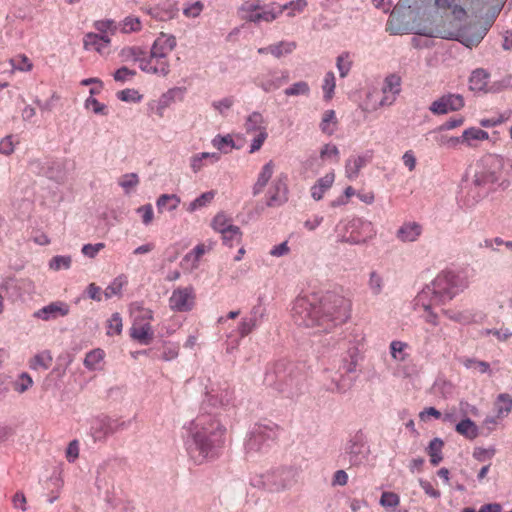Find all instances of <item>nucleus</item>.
<instances>
[{
	"label": "nucleus",
	"instance_id": "6ab92c4d",
	"mask_svg": "<svg viewBox=\"0 0 512 512\" xmlns=\"http://www.w3.org/2000/svg\"><path fill=\"white\" fill-rule=\"evenodd\" d=\"M487 31V28L472 26L468 30L462 31L457 40L466 47L473 48L479 45Z\"/></svg>",
	"mask_w": 512,
	"mask_h": 512
},
{
	"label": "nucleus",
	"instance_id": "a18cd8bd",
	"mask_svg": "<svg viewBox=\"0 0 512 512\" xmlns=\"http://www.w3.org/2000/svg\"><path fill=\"white\" fill-rule=\"evenodd\" d=\"M211 226L214 231L222 234L234 225L232 224L231 218H229L225 213L220 212L213 218Z\"/></svg>",
	"mask_w": 512,
	"mask_h": 512
},
{
	"label": "nucleus",
	"instance_id": "37998d69",
	"mask_svg": "<svg viewBox=\"0 0 512 512\" xmlns=\"http://www.w3.org/2000/svg\"><path fill=\"white\" fill-rule=\"evenodd\" d=\"M212 145L214 148L223 153H228L235 147L234 140L229 134L224 136L216 135L212 139Z\"/></svg>",
	"mask_w": 512,
	"mask_h": 512
},
{
	"label": "nucleus",
	"instance_id": "58836bf2",
	"mask_svg": "<svg viewBox=\"0 0 512 512\" xmlns=\"http://www.w3.org/2000/svg\"><path fill=\"white\" fill-rule=\"evenodd\" d=\"M296 42L281 41L276 44L269 45V53L279 58L285 54H290L296 49Z\"/></svg>",
	"mask_w": 512,
	"mask_h": 512
},
{
	"label": "nucleus",
	"instance_id": "e2e57ef3",
	"mask_svg": "<svg viewBox=\"0 0 512 512\" xmlns=\"http://www.w3.org/2000/svg\"><path fill=\"white\" fill-rule=\"evenodd\" d=\"M118 184L125 190L126 193H129L131 189L139 184L138 175L136 173L124 174L120 177Z\"/></svg>",
	"mask_w": 512,
	"mask_h": 512
},
{
	"label": "nucleus",
	"instance_id": "f704fd0d",
	"mask_svg": "<svg viewBox=\"0 0 512 512\" xmlns=\"http://www.w3.org/2000/svg\"><path fill=\"white\" fill-rule=\"evenodd\" d=\"M455 430L458 434L464 436L469 440H473L478 436V427L477 425L469 418L463 419L460 421Z\"/></svg>",
	"mask_w": 512,
	"mask_h": 512
},
{
	"label": "nucleus",
	"instance_id": "de8ad7c7",
	"mask_svg": "<svg viewBox=\"0 0 512 512\" xmlns=\"http://www.w3.org/2000/svg\"><path fill=\"white\" fill-rule=\"evenodd\" d=\"M288 81V74L278 76V75H272L271 79L262 80L260 83V86L263 90L266 92L273 91L277 88H279L283 83Z\"/></svg>",
	"mask_w": 512,
	"mask_h": 512
},
{
	"label": "nucleus",
	"instance_id": "20e7f679",
	"mask_svg": "<svg viewBox=\"0 0 512 512\" xmlns=\"http://www.w3.org/2000/svg\"><path fill=\"white\" fill-rule=\"evenodd\" d=\"M129 311L133 319L129 330L130 337L142 345L150 344L154 339V331L151 326L153 311L145 308L139 302L131 303Z\"/></svg>",
	"mask_w": 512,
	"mask_h": 512
},
{
	"label": "nucleus",
	"instance_id": "72a5a7b5",
	"mask_svg": "<svg viewBox=\"0 0 512 512\" xmlns=\"http://www.w3.org/2000/svg\"><path fill=\"white\" fill-rule=\"evenodd\" d=\"M337 117L334 110H326L323 115L320 122V129L321 131L331 136L337 129Z\"/></svg>",
	"mask_w": 512,
	"mask_h": 512
},
{
	"label": "nucleus",
	"instance_id": "39448f33",
	"mask_svg": "<svg viewBox=\"0 0 512 512\" xmlns=\"http://www.w3.org/2000/svg\"><path fill=\"white\" fill-rule=\"evenodd\" d=\"M321 307L317 297H299L295 300L292 308V318L298 326L318 328L323 331L321 325Z\"/></svg>",
	"mask_w": 512,
	"mask_h": 512
},
{
	"label": "nucleus",
	"instance_id": "e433bc0d",
	"mask_svg": "<svg viewBox=\"0 0 512 512\" xmlns=\"http://www.w3.org/2000/svg\"><path fill=\"white\" fill-rule=\"evenodd\" d=\"M180 201V198L175 194H162L156 201L157 209L159 212L176 210Z\"/></svg>",
	"mask_w": 512,
	"mask_h": 512
},
{
	"label": "nucleus",
	"instance_id": "412c9836",
	"mask_svg": "<svg viewBox=\"0 0 512 512\" xmlns=\"http://www.w3.org/2000/svg\"><path fill=\"white\" fill-rule=\"evenodd\" d=\"M176 93V88L168 90L162 94L158 100L151 101L148 104L149 110L156 114L159 118L164 117L165 110L170 107L172 103H174Z\"/></svg>",
	"mask_w": 512,
	"mask_h": 512
},
{
	"label": "nucleus",
	"instance_id": "6e6d98bb",
	"mask_svg": "<svg viewBox=\"0 0 512 512\" xmlns=\"http://www.w3.org/2000/svg\"><path fill=\"white\" fill-rule=\"evenodd\" d=\"M339 150L334 144H325L320 150V158L322 160H330L332 162H339Z\"/></svg>",
	"mask_w": 512,
	"mask_h": 512
},
{
	"label": "nucleus",
	"instance_id": "f8f14e48",
	"mask_svg": "<svg viewBox=\"0 0 512 512\" xmlns=\"http://www.w3.org/2000/svg\"><path fill=\"white\" fill-rule=\"evenodd\" d=\"M196 295L193 287H179L173 290L169 298L171 310L176 312H188L195 306Z\"/></svg>",
	"mask_w": 512,
	"mask_h": 512
},
{
	"label": "nucleus",
	"instance_id": "a19ab883",
	"mask_svg": "<svg viewBox=\"0 0 512 512\" xmlns=\"http://www.w3.org/2000/svg\"><path fill=\"white\" fill-rule=\"evenodd\" d=\"M221 237L225 245L233 247L241 243L242 232L238 226L234 225L230 229L223 232Z\"/></svg>",
	"mask_w": 512,
	"mask_h": 512
},
{
	"label": "nucleus",
	"instance_id": "13d9d810",
	"mask_svg": "<svg viewBox=\"0 0 512 512\" xmlns=\"http://www.w3.org/2000/svg\"><path fill=\"white\" fill-rule=\"evenodd\" d=\"M368 286L374 295H379L384 286L383 276L376 271H372L369 275Z\"/></svg>",
	"mask_w": 512,
	"mask_h": 512
},
{
	"label": "nucleus",
	"instance_id": "a211bd4d",
	"mask_svg": "<svg viewBox=\"0 0 512 512\" xmlns=\"http://www.w3.org/2000/svg\"><path fill=\"white\" fill-rule=\"evenodd\" d=\"M275 167L276 165L273 160H269L262 166L252 187V193L254 196L259 195L264 191L274 174Z\"/></svg>",
	"mask_w": 512,
	"mask_h": 512
},
{
	"label": "nucleus",
	"instance_id": "f3484780",
	"mask_svg": "<svg viewBox=\"0 0 512 512\" xmlns=\"http://www.w3.org/2000/svg\"><path fill=\"white\" fill-rule=\"evenodd\" d=\"M431 291L430 290H422L415 298L414 307L416 310H423L425 315H423L425 321L434 326L438 325V316L433 311H431V307L437 305L434 300L430 299Z\"/></svg>",
	"mask_w": 512,
	"mask_h": 512
},
{
	"label": "nucleus",
	"instance_id": "5701e85b",
	"mask_svg": "<svg viewBox=\"0 0 512 512\" xmlns=\"http://www.w3.org/2000/svg\"><path fill=\"white\" fill-rule=\"evenodd\" d=\"M346 453L349 455L350 464L354 466L362 464L367 458L366 447L361 439L351 440L346 448Z\"/></svg>",
	"mask_w": 512,
	"mask_h": 512
},
{
	"label": "nucleus",
	"instance_id": "c03bdc74",
	"mask_svg": "<svg viewBox=\"0 0 512 512\" xmlns=\"http://www.w3.org/2000/svg\"><path fill=\"white\" fill-rule=\"evenodd\" d=\"M215 195H216V192L214 190L202 193L199 197H197L195 200H193L189 204L187 210L189 212H194L200 208L207 206L208 204H210L212 202Z\"/></svg>",
	"mask_w": 512,
	"mask_h": 512
},
{
	"label": "nucleus",
	"instance_id": "0eeeda50",
	"mask_svg": "<svg viewBox=\"0 0 512 512\" xmlns=\"http://www.w3.org/2000/svg\"><path fill=\"white\" fill-rule=\"evenodd\" d=\"M127 57H132L139 63V68L146 73L166 76L170 71V64L167 57L157 55L151 51L150 56L146 57L144 52L137 47L124 50Z\"/></svg>",
	"mask_w": 512,
	"mask_h": 512
},
{
	"label": "nucleus",
	"instance_id": "69168bd1",
	"mask_svg": "<svg viewBox=\"0 0 512 512\" xmlns=\"http://www.w3.org/2000/svg\"><path fill=\"white\" fill-rule=\"evenodd\" d=\"M464 366L468 369H474L482 374L490 371V365L488 362L477 360V359H466Z\"/></svg>",
	"mask_w": 512,
	"mask_h": 512
},
{
	"label": "nucleus",
	"instance_id": "09e8293b",
	"mask_svg": "<svg viewBox=\"0 0 512 512\" xmlns=\"http://www.w3.org/2000/svg\"><path fill=\"white\" fill-rule=\"evenodd\" d=\"M336 66L338 68L340 77L344 78L350 72L352 67V60L349 52H343L337 57Z\"/></svg>",
	"mask_w": 512,
	"mask_h": 512
},
{
	"label": "nucleus",
	"instance_id": "052dcab7",
	"mask_svg": "<svg viewBox=\"0 0 512 512\" xmlns=\"http://www.w3.org/2000/svg\"><path fill=\"white\" fill-rule=\"evenodd\" d=\"M126 283L127 280L126 277L124 276H119L115 278L113 282L110 285H108L104 291L106 298H111L115 295H118L121 292L123 286L126 285Z\"/></svg>",
	"mask_w": 512,
	"mask_h": 512
},
{
	"label": "nucleus",
	"instance_id": "2f4dec72",
	"mask_svg": "<svg viewBox=\"0 0 512 512\" xmlns=\"http://www.w3.org/2000/svg\"><path fill=\"white\" fill-rule=\"evenodd\" d=\"M105 356L106 354L103 349H93L86 354L83 364L89 371L101 370Z\"/></svg>",
	"mask_w": 512,
	"mask_h": 512
},
{
	"label": "nucleus",
	"instance_id": "c756f323",
	"mask_svg": "<svg viewBox=\"0 0 512 512\" xmlns=\"http://www.w3.org/2000/svg\"><path fill=\"white\" fill-rule=\"evenodd\" d=\"M220 160L219 153H210V152H201L191 156L190 158V168L194 173L202 170L207 163H216Z\"/></svg>",
	"mask_w": 512,
	"mask_h": 512
},
{
	"label": "nucleus",
	"instance_id": "a878e982",
	"mask_svg": "<svg viewBox=\"0 0 512 512\" xmlns=\"http://www.w3.org/2000/svg\"><path fill=\"white\" fill-rule=\"evenodd\" d=\"M334 181L335 173L333 171L328 172L323 177L319 178L310 189L311 197L315 201L321 200L325 193L332 187Z\"/></svg>",
	"mask_w": 512,
	"mask_h": 512
},
{
	"label": "nucleus",
	"instance_id": "8fccbe9b",
	"mask_svg": "<svg viewBox=\"0 0 512 512\" xmlns=\"http://www.w3.org/2000/svg\"><path fill=\"white\" fill-rule=\"evenodd\" d=\"M455 1L456 0H435V6L437 9H440V10H448V9L452 8L453 14L457 18H461V17L465 16L466 12L461 6L456 5Z\"/></svg>",
	"mask_w": 512,
	"mask_h": 512
},
{
	"label": "nucleus",
	"instance_id": "393cba45",
	"mask_svg": "<svg viewBox=\"0 0 512 512\" xmlns=\"http://www.w3.org/2000/svg\"><path fill=\"white\" fill-rule=\"evenodd\" d=\"M110 45L109 35H98L88 33L84 37V48L86 50H95L100 54H104Z\"/></svg>",
	"mask_w": 512,
	"mask_h": 512
},
{
	"label": "nucleus",
	"instance_id": "c85d7f7f",
	"mask_svg": "<svg viewBox=\"0 0 512 512\" xmlns=\"http://www.w3.org/2000/svg\"><path fill=\"white\" fill-rule=\"evenodd\" d=\"M460 139L461 143H465L468 147L475 148L478 146L479 142L488 140L489 134L480 128L470 127L463 131Z\"/></svg>",
	"mask_w": 512,
	"mask_h": 512
},
{
	"label": "nucleus",
	"instance_id": "864d4df0",
	"mask_svg": "<svg viewBox=\"0 0 512 512\" xmlns=\"http://www.w3.org/2000/svg\"><path fill=\"white\" fill-rule=\"evenodd\" d=\"M408 344L402 341H392L390 344L391 356L396 361L403 362L407 358V354L405 353Z\"/></svg>",
	"mask_w": 512,
	"mask_h": 512
},
{
	"label": "nucleus",
	"instance_id": "c9c22d12",
	"mask_svg": "<svg viewBox=\"0 0 512 512\" xmlns=\"http://www.w3.org/2000/svg\"><path fill=\"white\" fill-rule=\"evenodd\" d=\"M443 447L444 442L440 438H434L430 441L427 448V453L430 457V462L432 465L437 466L443 460Z\"/></svg>",
	"mask_w": 512,
	"mask_h": 512
},
{
	"label": "nucleus",
	"instance_id": "4c0bfd02",
	"mask_svg": "<svg viewBox=\"0 0 512 512\" xmlns=\"http://www.w3.org/2000/svg\"><path fill=\"white\" fill-rule=\"evenodd\" d=\"M52 355L49 351H43L36 354L29 360V367L33 370L48 369L52 364Z\"/></svg>",
	"mask_w": 512,
	"mask_h": 512
},
{
	"label": "nucleus",
	"instance_id": "cd10ccee",
	"mask_svg": "<svg viewBox=\"0 0 512 512\" xmlns=\"http://www.w3.org/2000/svg\"><path fill=\"white\" fill-rule=\"evenodd\" d=\"M307 5L306 0H293L284 5H279L273 2L275 19H277L286 10L288 11V17H294L296 14L302 13L306 9Z\"/></svg>",
	"mask_w": 512,
	"mask_h": 512
},
{
	"label": "nucleus",
	"instance_id": "ea45409f",
	"mask_svg": "<svg viewBox=\"0 0 512 512\" xmlns=\"http://www.w3.org/2000/svg\"><path fill=\"white\" fill-rule=\"evenodd\" d=\"M12 66V72H29L33 69V63L25 54H18L9 60Z\"/></svg>",
	"mask_w": 512,
	"mask_h": 512
},
{
	"label": "nucleus",
	"instance_id": "0e129e2a",
	"mask_svg": "<svg viewBox=\"0 0 512 512\" xmlns=\"http://www.w3.org/2000/svg\"><path fill=\"white\" fill-rule=\"evenodd\" d=\"M400 503V497L394 492H383L380 498V504L385 508H395Z\"/></svg>",
	"mask_w": 512,
	"mask_h": 512
},
{
	"label": "nucleus",
	"instance_id": "603ef678",
	"mask_svg": "<svg viewBox=\"0 0 512 512\" xmlns=\"http://www.w3.org/2000/svg\"><path fill=\"white\" fill-rule=\"evenodd\" d=\"M142 29V23L136 16H127L121 22V31L123 33L138 32Z\"/></svg>",
	"mask_w": 512,
	"mask_h": 512
},
{
	"label": "nucleus",
	"instance_id": "b1692460",
	"mask_svg": "<svg viewBox=\"0 0 512 512\" xmlns=\"http://www.w3.org/2000/svg\"><path fill=\"white\" fill-rule=\"evenodd\" d=\"M176 47V38L173 35L166 33H160V35L154 41L151 51L157 55H163L168 58V55Z\"/></svg>",
	"mask_w": 512,
	"mask_h": 512
},
{
	"label": "nucleus",
	"instance_id": "9b49d317",
	"mask_svg": "<svg viewBox=\"0 0 512 512\" xmlns=\"http://www.w3.org/2000/svg\"><path fill=\"white\" fill-rule=\"evenodd\" d=\"M288 177L281 173L271 183L266 191L265 200L268 207H279L288 201Z\"/></svg>",
	"mask_w": 512,
	"mask_h": 512
},
{
	"label": "nucleus",
	"instance_id": "bb28decb",
	"mask_svg": "<svg viewBox=\"0 0 512 512\" xmlns=\"http://www.w3.org/2000/svg\"><path fill=\"white\" fill-rule=\"evenodd\" d=\"M422 233V226L416 222H406L396 232V237L402 242H414Z\"/></svg>",
	"mask_w": 512,
	"mask_h": 512
},
{
	"label": "nucleus",
	"instance_id": "7c9ffc66",
	"mask_svg": "<svg viewBox=\"0 0 512 512\" xmlns=\"http://www.w3.org/2000/svg\"><path fill=\"white\" fill-rule=\"evenodd\" d=\"M244 129L247 134H258L262 130H267L263 115L256 111L249 114L245 119Z\"/></svg>",
	"mask_w": 512,
	"mask_h": 512
},
{
	"label": "nucleus",
	"instance_id": "5fc2aeb1",
	"mask_svg": "<svg viewBox=\"0 0 512 512\" xmlns=\"http://www.w3.org/2000/svg\"><path fill=\"white\" fill-rule=\"evenodd\" d=\"M207 248L204 244H198L191 252H189L184 261H191V268L195 269L199 266V261L201 257L206 253Z\"/></svg>",
	"mask_w": 512,
	"mask_h": 512
},
{
	"label": "nucleus",
	"instance_id": "4468645a",
	"mask_svg": "<svg viewBox=\"0 0 512 512\" xmlns=\"http://www.w3.org/2000/svg\"><path fill=\"white\" fill-rule=\"evenodd\" d=\"M464 107V99L459 94H447L433 101L430 111L433 114L441 115L452 111H458Z\"/></svg>",
	"mask_w": 512,
	"mask_h": 512
},
{
	"label": "nucleus",
	"instance_id": "6e6552de",
	"mask_svg": "<svg viewBox=\"0 0 512 512\" xmlns=\"http://www.w3.org/2000/svg\"><path fill=\"white\" fill-rule=\"evenodd\" d=\"M502 168V162L497 156H484L476 165L473 183L481 187L494 185L501 177Z\"/></svg>",
	"mask_w": 512,
	"mask_h": 512
},
{
	"label": "nucleus",
	"instance_id": "423d86ee",
	"mask_svg": "<svg viewBox=\"0 0 512 512\" xmlns=\"http://www.w3.org/2000/svg\"><path fill=\"white\" fill-rule=\"evenodd\" d=\"M424 290L431 291L430 299L436 304H444L461 290L460 280L453 272H442Z\"/></svg>",
	"mask_w": 512,
	"mask_h": 512
},
{
	"label": "nucleus",
	"instance_id": "680f3d73",
	"mask_svg": "<svg viewBox=\"0 0 512 512\" xmlns=\"http://www.w3.org/2000/svg\"><path fill=\"white\" fill-rule=\"evenodd\" d=\"M309 92L310 87L305 81L296 82L284 90V93L287 96L308 95Z\"/></svg>",
	"mask_w": 512,
	"mask_h": 512
},
{
	"label": "nucleus",
	"instance_id": "3c124183",
	"mask_svg": "<svg viewBox=\"0 0 512 512\" xmlns=\"http://www.w3.org/2000/svg\"><path fill=\"white\" fill-rule=\"evenodd\" d=\"M72 264L71 256L57 255L51 258L49 261V269L53 271H59L61 269H69Z\"/></svg>",
	"mask_w": 512,
	"mask_h": 512
},
{
	"label": "nucleus",
	"instance_id": "aec40b11",
	"mask_svg": "<svg viewBox=\"0 0 512 512\" xmlns=\"http://www.w3.org/2000/svg\"><path fill=\"white\" fill-rule=\"evenodd\" d=\"M281 432V427L273 422L257 424L252 432V438L255 440H277Z\"/></svg>",
	"mask_w": 512,
	"mask_h": 512
},
{
	"label": "nucleus",
	"instance_id": "4d7b16f0",
	"mask_svg": "<svg viewBox=\"0 0 512 512\" xmlns=\"http://www.w3.org/2000/svg\"><path fill=\"white\" fill-rule=\"evenodd\" d=\"M32 385H33L32 377L28 373L23 372L18 376V379L14 382L13 387H14L15 391L22 394L25 391H27L29 388H31Z\"/></svg>",
	"mask_w": 512,
	"mask_h": 512
},
{
	"label": "nucleus",
	"instance_id": "338daca9",
	"mask_svg": "<svg viewBox=\"0 0 512 512\" xmlns=\"http://www.w3.org/2000/svg\"><path fill=\"white\" fill-rule=\"evenodd\" d=\"M117 97L124 102H140L142 95L135 89H124L117 93Z\"/></svg>",
	"mask_w": 512,
	"mask_h": 512
},
{
	"label": "nucleus",
	"instance_id": "79ce46f5",
	"mask_svg": "<svg viewBox=\"0 0 512 512\" xmlns=\"http://www.w3.org/2000/svg\"><path fill=\"white\" fill-rule=\"evenodd\" d=\"M434 133H435L434 142L439 147L455 149L461 143L460 137H454V136H449L447 134H443V133L439 132L438 129L436 131H434Z\"/></svg>",
	"mask_w": 512,
	"mask_h": 512
},
{
	"label": "nucleus",
	"instance_id": "f03ea898",
	"mask_svg": "<svg viewBox=\"0 0 512 512\" xmlns=\"http://www.w3.org/2000/svg\"><path fill=\"white\" fill-rule=\"evenodd\" d=\"M321 325L323 332L329 331L337 324L346 322L350 317L351 302L341 295L327 294L320 301Z\"/></svg>",
	"mask_w": 512,
	"mask_h": 512
},
{
	"label": "nucleus",
	"instance_id": "9d476101",
	"mask_svg": "<svg viewBox=\"0 0 512 512\" xmlns=\"http://www.w3.org/2000/svg\"><path fill=\"white\" fill-rule=\"evenodd\" d=\"M349 234H341V241L350 244H359L365 242L374 235V228L370 221L362 218H353L347 225Z\"/></svg>",
	"mask_w": 512,
	"mask_h": 512
},
{
	"label": "nucleus",
	"instance_id": "774afa93",
	"mask_svg": "<svg viewBox=\"0 0 512 512\" xmlns=\"http://www.w3.org/2000/svg\"><path fill=\"white\" fill-rule=\"evenodd\" d=\"M95 29L101 33V35L114 34L116 31V25L113 20H100L95 22Z\"/></svg>",
	"mask_w": 512,
	"mask_h": 512
},
{
	"label": "nucleus",
	"instance_id": "bf43d9fd",
	"mask_svg": "<svg viewBox=\"0 0 512 512\" xmlns=\"http://www.w3.org/2000/svg\"><path fill=\"white\" fill-rule=\"evenodd\" d=\"M123 323L122 318L119 313H113L112 316L108 320L107 325V334L112 335H120L122 332Z\"/></svg>",
	"mask_w": 512,
	"mask_h": 512
},
{
	"label": "nucleus",
	"instance_id": "7ed1b4c3",
	"mask_svg": "<svg viewBox=\"0 0 512 512\" xmlns=\"http://www.w3.org/2000/svg\"><path fill=\"white\" fill-rule=\"evenodd\" d=\"M421 0H400L392 10L386 23V31L391 35H403L413 32Z\"/></svg>",
	"mask_w": 512,
	"mask_h": 512
},
{
	"label": "nucleus",
	"instance_id": "2eb2a0df",
	"mask_svg": "<svg viewBox=\"0 0 512 512\" xmlns=\"http://www.w3.org/2000/svg\"><path fill=\"white\" fill-rule=\"evenodd\" d=\"M69 312V304L64 301H54L35 311L33 313V317L43 321H51L60 317H65Z\"/></svg>",
	"mask_w": 512,
	"mask_h": 512
},
{
	"label": "nucleus",
	"instance_id": "1a4fd4ad",
	"mask_svg": "<svg viewBox=\"0 0 512 512\" xmlns=\"http://www.w3.org/2000/svg\"><path fill=\"white\" fill-rule=\"evenodd\" d=\"M241 19L253 23H271L275 20L273 3L261 5L259 0L244 1L239 7Z\"/></svg>",
	"mask_w": 512,
	"mask_h": 512
},
{
	"label": "nucleus",
	"instance_id": "473e14b6",
	"mask_svg": "<svg viewBox=\"0 0 512 512\" xmlns=\"http://www.w3.org/2000/svg\"><path fill=\"white\" fill-rule=\"evenodd\" d=\"M494 407L498 418L508 416L512 410V397L508 393H501L497 396Z\"/></svg>",
	"mask_w": 512,
	"mask_h": 512
},
{
	"label": "nucleus",
	"instance_id": "dca6fc26",
	"mask_svg": "<svg viewBox=\"0 0 512 512\" xmlns=\"http://www.w3.org/2000/svg\"><path fill=\"white\" fill-rule=\"evenodd\" d=\"M401 91V78L396 74L388 75L382 87L383 97L380 101L381 106H390L392 105L396 97L399 95Z\"/></svg>",
	"mask_w": 512,
	"mask_h": 512
},
{
	"label": "nucleus",
	"instance_id": "4be33fe9",
	"mask_svg": "<svg viewBox=\"0 0 512 512\" xmlns=\"http://www.w3.org/2000/svg\"><path fill=\"white\" fill-rule=\"evenodd\" d=\"M370 162L367 155L350 156L345 163V175L349 180H355L361 171Z\"/></svg>",
	"mask_w": 512,
	"mask_h": 512
},
{
	"label": "nucleus",
	"instance_id": "ddd939ff",
	"mask_svg": "<svg viewBox=\"0 0 512 512\" xmlns=\"http://www.w3.org/2000/svg\"><path fill=\"white\" fill-rule=\"evenodd\" d=\"M126 428L124 421L113 420L109 417L96 418L90 428L94 441L104 440L108 435Z\"/></svg>",
	"mask_w": 512,
	"mask_h": 512
},
{
	"label": "nucleus",
	"instance_id": "49530a36",
	"mask_svg": "<svg viewBox=\"0 0 512 512\" xmlns=\"http://www.w3.org/2000/svg\"><path fill=\"white\" fill-rule=\"evenodd\" d=\"M335 87H336V79H335L334 73L331 71L327 72L324 76L323 84H322V90L324 93L325 100L329 101L332 99V97L334 95Z\"/></svg>",
	"mask_w": 512,
	"mask_h": 512
},
{
	"label": "nucleus",
	"instance_id": "f257e3e1",
	"mask_svg": "<svg viewBox=\"0 0 512 512\" xmlns=\"http://www.w3.org/2000/svg\"><path fill=\"white\" fill-rule=\"evenodd\" d=\"M226 429L209 415L198 416L191 425L192 441L188 443L187 452L197 465L216 458L224 445Z\"/></svg>",
	"mask_w": 512,
	"mask_h": 512
}]
</instances>
